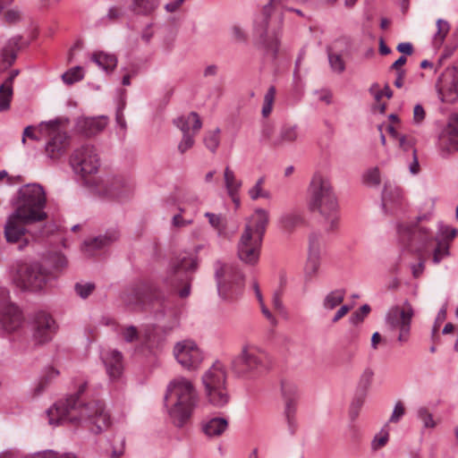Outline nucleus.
I'll list each match as a JSON object with an SVG mask.
<instances>
[{
    "mask_svg": "<svg viewBox=\"0 0 458 458\" xmlns=\"http://www.w3.org/2000/svg\"><path fill=\"white\" fill-rule=\"evenodd\" d=\"M398 234L402 244L419 258V263L411 266L412 276L418 278L422 275L428 257L431 256L432 262L437 265L449 256L450 244L456 231L445 228L440 236L435 237L421 225L401 224L398 225Z\"/></svg>",
    "mask_w": 458,
    "mask_h": 458,
    "instance_id": "nucleus-1",
    "label": "nucleus"
},
{
    "mask_svg": "<svg viewBox=\"0 0 458 458\" xmlns=\"http://www.w3.org/2000/svg\"><path fill=\"white\" fill-rule=\"evenodd\" d=\"M47 197L39 184H28L18 192L14 212L10 216L4 227V235L8 242H21L22 250L29 243L26 225L44 221Z\"/></svg>",
    "mask_w": 458,
    "mask_h": 458,
    "instance_id": "nucleus-2",
    "label": "nucleus"
},
{
    "mask_svg": "<svg viewBox=\"0 0 458 458\" xmlns=\"http://www.w3.org/2000/svg\"><path fill=\"white\" fill-rule=\"evenodd\" d=\"M105 403H53L46 411L50 425L65 422L72 425L87 424L89 430L98 435L110 425V416L105 411Z\"/></svg>",
    "mask_w": 458,
    "mask_h": 458,
    "instance_id": "nucleus-3",
    "label": "nucleus"
},
{
    "mask_svg": "<svg viewBox=\"0 0 458 458\" xmlns=\"http://www.w3.org/2000/svg\"><path fill=\"white\" fill-rule=\"evenodd\" d=\"M285 12L301 15L300 10L286 8L283 0H270L254 20V33L259 38V46L272 55H276L278 50L279 33Z\"/></svg>",
    "mask_w": 458,
    "mask_h": 458,
    "instance_id": "nucleus-4",
    "label": "nucleus"
},
{
    "mask_svg": "<svg viewBox=\"0 0 458 458\" xmlns=\"http://www.w3.org/2000/svg\"><path fill=\"white\" fill-rule=\"evenodd\" d=\"M268 222L269 213L263 208L255 209L247 218L237 246L238 257L246 264L254 265L258 262Z\"/></svg>",
    "mask_w": 458,
    "mask_h": 458,
    "instance_id": "nucleus-5",
    "label": "nucleus"
},
{
    "mask_svg": "<svg viewBox=\"0 0 458 458\" xmlns=\"http://www.w3.org/2000/svg\"><path fill=\"white\" fill-rule=\"evenodd\" d=\"M123 301L128 306L151 305L155 312L165 313L170 309L169 301L165 300L154 284L144 280L132 284L122 294Z\"/></svg>",
    "mask_w": 458,
    "mask_h": 458,
    "instance_id": "nucleus-6",
    "label": "nucleus"
},
{
    "mask_svg": "<svg viewBox=\"0 0 458 458\" xmlns=\"http://www.w3.org/2000/svg\"><path fill=\"white\" fill-rule=\"evenodd\" d=\"M270 360L267 353L254 344H245L233 362L234 371L244 377H255L267 371Z\"/></svg>",
    "mask_w": 458,
    "mask_h": 458,
    "instance_id": "nucleus-7",
    "label": "nucleus"
},
{
    "mask_svg": "<svg viewBox=\"0 0 458 458\" xmlns=\"http://www.w3.org/2000/svg\"><path fill=\"white\" fill-rule=\"evenodd\" d=\"M309 208L312 212H328L333 210L337 200L329 178L316 173L309 186Z\"/></svg>",
    "mask_w": 458,
    "mask_h": 458,
    "instance_id": "nucleus-8",
    "label": "nucleus"
},
{
    "mask_svg": "<svg viewBox=\"0 0 458 458\" xmlns=\"http://www.w3.org/2000/svg\"><path fill=\"white\" fill-rule=\"evenodd\" d=\"M54 277L55 276L47 272L38 263L18 261L15 267L13 281L21 289L39 291L45 288Z\"/></svg>",
    "mask_w": 458,
    "mask_h": 458,
    "instance_id": "nucleus-9",
    "label": "nucleus"
},
{
    "mask_svg": "<svg viewBox=\"0 0 458 458\" xmlns=\"http://www.w3.org/2000/svg\"><path fill=\"white\" fill-rule=\"evenodd\" d=\"M227 373L220 361H216L201 377L205 396L209 401H228L232 398L226 385Z\"/></svg>",
    "mask_w": 458,
    "mask_h": 458,
    "instance_id": "nucleus-10",
    "label": "nucleus"
},
{
    "mask_svg": "<svg viewBox=\"0 0 458 458\" xmlns=\"http://www.w3.org/2000/svg\"><path fill=\"white\" fill-rule=\"evenodd\" d=\"M414 316V307L407 300L402 304L391 307L386 314V325L390 330L398 331L397 341L401 344H406L410 340Z\"/></svg>",
    "mask_w": 458,
    "mask_h": 458,
    "instance_id": "nucleus-11",
    "label": "nucleus"
},
{
    "mask_svg": "<svg viewBox=\"0 0 458 458\" xmlns=\"http://www.w3.org/2000/svg\"><path fill=\"white\" fill-rule=\"evenodd\" d=\"M197 267V259L191 256H182L176 259L171 266L165 282L173 289L177 290L181 298H186L190 294L189 271Z\"/></svg>",
    "mask_w": 458,
    "mask_h": 458,
    "instance_id": "nucleus-12",
    "label": "nucleus"
},
{
    "mask_svg": "<svg viewBox=\"0 0 458 458\" xmlns=\"http://www.w3.org/2000/svg\"><path fill=\"white\" fill-rule=\"evenodd\" d=\"M220 296L225 300H233L239 294L244 277L238 267L233 264H222L216 272Z\"/></svg>",
    "mask_w": 458,
    "mask_h": 458,
    "instance_id": "nucleus-13",
    "label": "nucleus"
},
{
    "mask_svg": "<svg viewBox=\"0 0 458 458\" xmlns=\"http://www.w3.org/2000/svg\"><path fill=\"white\" fill-rule=\"evenodd\" d=\"M23 321L22 311L11 301L8 289L0 286V330L12 334L21 327Z\"/></svg>",
    "mask_w": 458,
    "mask_h": 458,
    "instance_id": "nucleus-14",
    "label": "nucleus"
},
{
    "mask_svg": "<svg viewBox=\"0 0 458 458\" xmlns=\"http://www.w3.org/2000/svg\"><path fill=\"white\" fill-rule=\"evenodd\" d=\"M71 165L75 173L82 177L95 174L100 165L96 148L93 146L85 145L74 150L71 157Z\"/></svg>",
    "mask_w": 458,
    "mask_h": 458,
    "instance_id": "nucleus-15",
    "label": "nucleus"
},
{
    "mask_svg": "<svg viewBox=\"0 0 458 458\" xmlns=\"http://www.w3.org/2000/svg\"><path fill=\"white\" fill-rule=\"evenodd\" d=\"M174 356L177 362L187 370H196L203 361V353L195 342L182 340L175 344Z\"/></svg>",
    "mask_w": 458,
    "mask_h": 458,
    "instance_id": "nucleus-16",
    "label": "nucleus"
},
{
    "mask_svg": "<svg viewBox=\"0 0 458 458\" xmlns=\"http://www.w3.org/2000/svg\"><path fill=\"white\" fill-rule=\"evenodd\" d=\"M439 99L444 103L452 104L458 101V66L448 67L441 74L436 83Z\"/></svg>",
    "mask_w": 458,
    "mask_h": 458,
    "instance_id": "nucleus-17",
    "label": "nucleus"
},
{
    "mask_svg": "<svg viewBox=\"0 0 458 458\" xmlns=\"http://www.w3.org/2000/svg\"><path fill=\"white\" fill-rule=\"evenodd\" d=\"M47 126L49 133L45 153L49 158L56 160L66 153L70 146V138L66 132L59 129L57 123L50 122Z\"/></svg>",
    "mask_w": 458,
    "mask_h": 458,
    "instance_id": "nucleus-18",
    "label": "nucleus"
},
{
    "mask_svg": "<svg viewBox=\"0 0 458 458\" xmlns=\"http://www.w3.org/2000/svg\"><path fill=\"white\" fill-rule=\"evenodd\" d=\"M198 390L194 384L184 377L172 379L166 386L165 399L166 401H195Z\"/></svg>",
    "mask_w": 458,
    "mask_h": 458,
    "instance_id": "nucleus-19",
    "label": "nucleus"
},
{
    "mask_svg": "<svg viewBox=\"0 0 458 458\" xmlns=\"http://www.w3.org/2000/svg\"><path fill=\"white\" fill-rule=\"evenodd\" d=\"M56 328V323L49 313L43 310L36 312L32 327L33 341L37 344L48 343L55 334Z\"/></svg>",
    "mask_w": 458,
    "mask_h": 458,
    "instance_id": "nucleus-20",
    "label": "nucleus"
},
{
    "mask_svg": "<svg viewBox=\"0 0 458 458\" xmlns=\"http://www.w3.org/2000/svg\"><path fill=\"white\" fill-rule=\"evenodd\" d=\"M324 241L320 234L313 233L309 237V256L306 274L309 277L316 276L321 267Z\"/></svg>",
    "mask_w": 458,
    "mask_h": 458,
    "instance_id": "nucleus-21",
    "label": "nucleus"
},
{
    "mask_svg": "<svg viewBox=\"0 0 458 458\" xmlns=\"http://www.w3.org/2000/svg\"><path fill=\"white\" fill-rule=\"evenodd\" d=\"M402 190L395 184L386 182L382 192V206L386 213L394 214L403 205Z\"/></svg>",
    "mask_w": 458,
    "mask_h": 458,
    "instance_id": "nucleus-22",
    "label": "nucleus"
},
{
    "mask_svg": "<svg viewBox=\"0 0 458 458\" xmlns=\"http://www.w3.org/2000/svg\"><path fill=\"white\" fill-rule=\"evenodd\" d=\"M101 359L105 364L107 375L112 380L120 378L123 371V357L117 350L102 352Z\"/></svg>",
    "mask_w": 458,
    "mask_h": 458,
    "instance_id": "nucleus-23",
    "label": "nucleus"
},
{
    "mask_svg": "<svg viewBox=\"0 0 458 458\" xmlns=\"http://www.w3.org/2000/svg\"><path fill=\"white\" fill-rule=\"evenodd\" d=\"M439 148L447 154L458 151V115L440 134Z\"/></svg>",
    "mask_w": 458,
    "mask_h": 458,
    "instance_id": "nucleus-24",
    "label": "nucleus"
},
{
    "mask_svg": "<svg viewBox=\"0 0 458 458\" xmlns=\"http://www.w3.org/2000/svg\"><path fill=\"white\" fill-rule=\"evenodd\" d=\"M191 403H174L171 407H168L167 403H165V407L167 409L168 414L172 420L173 424L177 428H182L190 420L192 413Z\"/></svg>",
    "mask_w": 458,
    "mask_h": 458,
    "instance_id": "nucleus-25",
    "label": "nucleus"
},
{
    "mask_svg": "<svg viewBox=\"0 0 458 458\" xmlns=\"http://www.w3.org/2000/svg\"><path fill=\"white\" fill-rule=\"evenodd\" d=\"M118 332L125 342H140L144 346L148 345L151 338V329L148 327L138 330L134 326H120Z\"/></svg>",
    "mask_w": 458,
    "mask_h": 458,
    "instance_id": "nucleus-26",
    "label": "nucleus"
},
{
    "mask_svg": "<svg viewBox=\"0 0 458 458\" xmlns=\"http://www.w3.org/2000/svg\"><path fill=\"white\" fill-rule=\"evenodd\" d=\"M107 125L106 116L86 117L77 122L78 131L86 137H91L102 131Z\"/></svg>",
    "mask_w": 458,
    "mask_h": 458,
    "instance_id": "nucleus-27",
    "label": "nucleus"
},
{
    "mask_svg": "<svg viewBox=\"0 0 458 458\" xmlns=\"http://www.w3.org/2000/svg\"><path fill=\"white\" fill-rule=\"evenodd\" d=\"M21 37H14L5 44L0 54V70H5L14 63L21 49Z\"/></svg>",
    "mask_w": 458,
    "mask_h": 458,
    "instance_id": "nucleus-28",
    "label": "nucleus"
},
{
    "mask_svg": "<svg viewBox=\"0 0 458 458\" xmlns=\"http://www.w3.org/2000/svg\"><path fill=\"white\" fill-rule=\"evenodd\" d=\"M133 191V183L131 180L123 176L114 177L110 182L107 193L116 199L128 197Z\"/></svg>",
    "mask_w": 458,
    "mask_h": 458,
    "instance_id": "nucleus-29",
    "label": "nucleus"
},
{
    "mask_svg": "<svg viewBox=\"0 0 458 458\" xmlns=\"http://www.w3.org/2000/svg\"><path fill=\"white\" fill-rule=\"evenodd\" d=\"M18 74L19 70L12 71L9 77L0 86V112L7 111L10 108L13 93V83Z\"/></svg>",
    "mask_w": 458,
    "mask_h": 458,
    "instance_id": "nucleus-30",
    "label": "nucleus"
},
{
    "mask_svg": "<svg viewBox=\"0 0 458 458\" xmlns=\"http://www.w3.org/2000/svg\"><path fill=\"white\" fill-rule=\"evenodd\" d=\"M174 123L182 133L189 134H197L202 125L199 115L194 112L181 116Z\"/></svg>",
    "mask_w": 458,
    "mask_h": 458,
    "instance_id": "nucleus-31",
    "label": "nucleus"
},
{
    "mask_svg": "<svg viewBox=\"0 0 458 458\" xmlns=\"http://www.w3.org/2000/svg\"><path fill=\"white\" fill-rule=\"evenodd\" d=\"M228 428V420L222 417H214L202 424L203 432L209 437L221 436Z\"/></svg>",
    "mask_w": 458,
    "mask_h": 458,
    "instance_id": "nucleus-32",
    "label": "nucleus"
},
{
    "mask_svg": "<svg viewBox=\"0 0 458 458\" xmlns=\"http://www.w3.org/2000/svg\"><path fill=\"white\" fill-rule=\"evenodd\" d=\"M300 136V128L297 124L284 123L279 131V140L275 143L278 144V148H281L284 144L296 142Z\"/></svg>",
    "mask_w": 458,
    "mask_h": 458,
    "instance_id": "nucleus-33",
    "label": "nucleus"
},
{
    "mask_svg": "<svg viewBox=\"0 0 458 458\" xmlns=\"http://www.w3.org/2000/svg\"><path fill=\"white\" fill-rule=\"evenodd\" d=\"M204 216L208 218L210 226L216 232V234L220 238H229L227 231V220L226 217L221 214H215L211 212H206Z\"/></svg>",
    "mask_w": 458,
    "mask_h": 458,
    "instance_id": "nucleus-34",
    "label": "nucleus"
},
{
    "mask_svg": "<svg viewBox=\"0 0 458 458\" xmlns=\"http://www.w3.org/2000/svg\"><path fill=\"white\" fill-rule=\"evenodd\" d=\"M116 239L117 236L115 233L96 237L89 242H85L82 250L88 256H94L98 250H100Z\"/></svg>",
    "mask_w": 458,
    "mask_h": 458,
    "instance_id": "nucleus-35",
    "label": "nucleus"
},
{
    "mask_svg": "<svg viewBox=\"0 0 458 458\" xmlns=\"http://www.w3.org/2000/svg\"><path fill=\"white\" fill-rule=\"evenodd\" d=\"M91 60L106 72H112L117 65L116 56L104 51L93 53Z\"/></svg>",
    "mask_w": 458,
    "mask_h": 458,
    "instance_id": "nucleus-36",
    "label": "nucleus"
},
{
    "mask_svg": "<svg viewBox=\"0 0 458 458\" xmlns=\"http://www.w3.org/2000/svg\"><path fill=\"white\" fill-rule=\"evenodd\" d=\"M387 131L392 138L398 141L399 147L403 150L415 149V138L411 134H400L394 125L387 126Z\"/></svg>",
    "mask_w": 458,
    "mask_h": 458,
    "instance_id": "nucleus-37",
    "label": "nucleus"
},
{
    "mask_svg": "<svg viewBox=\"0 0 458 458\" xmlns=\"http://www.w3.org/2000/svg\"><path fill=\"white\" fill-rule=\"evenodd\" d=\"M281 397L284 401H294L302 398L301 389L293 382H281Z\"/></svg>",
    "mask_w": 458,
    "mask_h": 458,
    "instance_id": "nucleus-38",
    "label": "nucleus"
},
{
    "mask_svg": "<svg viewBox=\"0 0 458 458\" xmlns=\"http://www.w3.org/2000/svg\"><path fill=\"white\" fill-rule=\"evenodd\" d=\"M374 377V372L371 369H366L361 373L357 388H356V394L360 398H364L371 386L372 381Z\"/></svg>",
    "mask_w": 458,
    "mask_h": 458,
    "instance_id": "nucleus-39",
    "label": "nucleus"
},
{
    "mask_svg": "<svg viewBox=\"0 0 458 458\" xmlns=\"http://www.w3.org/2000/svg\"><path fill=\"white\" fill-rule=\"evenodd\" d=\"M345 292L343 289H336L328 293L323 300V308L327 310H333L344 300Z\"/></svg>",
    "mask_w": 458,
    "mask_h": 458,
    "instance_id": "nucleus-40",
    "label": "nucleus"
},
{
    "mask_svg": "<svg viewBox=\"0 0 458 458\" xmlns=\"http://www.w3.org/2000/svg\"><path fill=\"white\" fill-rule=\"evenodd\" d=\"M303 223V218L296 213H289L281 216L280 224L284 231L292 233L293 230Z\"/></svg>",
    "mask_w": 458,
    "mask_h": 458,
    "instance_id": "nucleus-41",
    "label": "nucleus"
},
{
    "mask_svg": "<svg viewBox=\"0 0 458 458\" xmlns=\"http://www.w3.org/2000/svg\"><path fill=\"white\" fill-rule=\"evenodd\" d=\"M450 24L448 21L438 19L437 21V31L433 37V46L435 48H439L443 46L445 37L449 33Z\"/></svg>",
    "mask_w": 458,
    "mask_h": 458,
    "instance_id": "nucleus-42",
    "label": "nucleus"
},
{
    "mask_svg": "<svg viewBox=\"0 0 458 458\" xmlns=\"http://www.w3.org/2000/svg\"><path fill=\"white\" fill-rule=\"evenodd\" d=\"M297 403H286L284 408V415L288 425L289 433L293 436L298 429L296 420Z\"/></svg>",
    "mask_w": 458,
    "mask_h": 458,
    "instance_id": "nucleus-43",
    "label": "nucleus"
},
{
    "mask_svg": "<svg viewBox=\"0 0 458 458\" xmlns=\"http://www.w3.org/2000/svg\"><path fill=\"white\" fill-rule=\"evenodd\" d=\"M158 5V0H132L131 9L138 14H149Z\"/></svg>",
    "mask_w": 458,
    "mask_h": 458,
    "instance_id": "nucleus-44",
    "label": "nucleus"
},
{
    "mask_svg": "<svg viewBox=\"0 0 458 458\" xmlns=\"http://www.w3.org/2000/svg\"><path fill=\"white\" fill-rule=\"evenodd\" d=\"M224 180L227 193L239 192L242 182L236 178L233 171L228 166L225 169Z\"/></svg>",
    "mask_w": 458,
    "mask_h": 458,
    "instance_id": "nucleus-45",
    "label": "nucleus"
},
{
    "mask_svg": "<svg viewBox=\"0 0 458 458\" xmlns=\"http://www.w3.org/2000/svg\"><path fill=\"white\" fill-rule=\"evenodd\" d=\"M200 204L199 198L193 192H185L178 203L186 208V212H190L192 216L197 213V208Z\"/></svg>",
    "mask_w": 458,
    "mask_h": 458,
    "instance_id": "nucleus-46",
    "label": "nucleus"
},
{
    "mask_svg": "<svg viewBox=\"0 0 458 458\" xmlns=\"http://www.w3.org/2000/svg\"><path fill=\"white\" fill-rule=\"evenodd\" d=\"M261 138L264 141H266L270 147L274 148H278V144H276L279 140V134L275 135V126L270 123H265L262 126L261 130Z\"/></svg>",
    "mask_w": 458,
    "mask_h": 458,
    "instance_id": "nucleus-47",
    "label": "nucleus"
},
{
    "mask_svg": "<svg viewBox=\"0 0 458 458\" xmlns=\"http://www.w3.org/2000/svg\"><path fill=\"white\" fill-rule=\"evenodd\" d=\"M265 177H260L256 182L255 185L252 186L248 194L252 200H256L259 198L268 199L270 194L268 191L264 190Z\"/></svg>",
    "mask_w": 458,
    "mask_h": 458,
    "instance_id": "nucleus-48",
    "label": "nucleus"
},
{
    "mask_svg": "<svg viewBox=\"0 0 458 458\" xmlns=\"http://www.w3.org/2000/svg\"><path fill=\"white\" fill-rule=\"evenodd\" d=\"M276 99V88L271 86L264 96L263 106L261 110L262 116L267 118L270 115L273 110Z\"/></svg>",
    "mask_w": 458,
    "mask_h": 458,
    "instance_id": "nucleus-49",
    "label": "nucleus"
},
{
    "mask_svg": "<svg viewBox=\"0 0 458 458\" xmlns=\"http://www.w3.org/2000/svg\"><path fill=\"white\" fill-rule=\"evenodd\" d=\"M325 219V223L327 225V231L333 232L337 229L339 225V214L338 205L328 212H318Z\"/></svg>",
    "mask_w": 458,
    "mask_h": 458,
    "instance_id": "nucleus-50",
    "label": "nucleus"
},
{
    "mask_svg": "<svg viewBox=\"0 0 458 458\" xmlns=\"http://www.w3.org/2000/svg\"><path fill=\"white\" fill-rule=\"evenodd\" d=\"M84 72L81 66H76L62 75L63 81L67 85H72L74 82L80 81L83 79Z\"/></svg>",
    "mask_w": 458,
    "mask_h": 458,
    "instance_id": "nucleus-51",
    "label": "nucleus"
},
{
    "mask_svg": "<svg viewBox=\"0 0 458 458\" xmlns=\"http://www.w3.org/2000/svg\"><path fill=\"white\" fill-rule=\"evenodd\" d=\"M178 210H179V213L174 215L172 219V225L174 227H177V228L185 227L193 223L192 216L190 218H186L183 216L184 214L188 213V212H186L185 207H183L182 205H178Z\"/></svg>",
    "mask_w": 458,
    "mask_h": 458,
    "instance_id": "nucleus-52",
    "label": "nucleus"
},
{
    "mask_svg": "<svg viewBox=\"0 0 458 458\" xmlns=\"http://www.w3.org/2000/svg\"><path fill=\"white\" fill-rule=\"evenodd\" d=\"M418 419L422 422L423 427L426 428H436L437 422L434 420L433 415L429 411L421 407L418 410Z\"/></svg>",
    "mask_w": 458,
    "mask_h": 458,
    "instance_id": "nucleus-53",
    "label": "nucleus"
},
{
    "mask_svg": "<svg viewBox=\"0 0 458 458\" xmlns=\"http://www.w3.org/2000/svg\"><path fill=\"white\" fill-rule=\"evenodd\" d=\"M49 262L57 273H62L68 267L67 259L61 253H54L49 257Z\"/></svg>",
    "mask_w": 458,
    "mask_h": 458,
    "instance_id": "nucleus-54",
    "label": "nucleus"
},
{
    "mask_svg": "<svg viewBox=\"0 0 458 458\" xmlns=\"http://www.w3.org/2000/svg\"><path fill=\"white\" fill-rule=\"evenodd\" d=\"M253 288L256 293V296L259 301L262 314L266 317V318L270 322L272 326H276L277 324V321L276 318L272 315V313L269 311V310L265 306L258 283H253Z\"/></svg>",
    "mask_w": 458,
    "mask_h": 458,
    "instance_id": "nucleus-55",
    "label": "nucleus"
},
{
    "mask_svg": "<svg viewBox=\"0 0 458 458\" xmlns=\"http://www.w3.org/2000/svg\"><path fill=\"white\" fill-rule=\"evenodd\" d=\"M369 91L374 96L376 102H380V99H382L383 97L390 98L393 95L388 85H386L385 88L381 89L377 84H374L370 87Z\"/></svg>",
    "mask_w": 458,
    "mask_h": 458,
    "instance_id": "nucleus-56",
    "label": "nucleus"
},
{
    "mask_svg": "<svg viewBox=\"0 0 458 458\" xmlns=\"http://www.w3.org/2000/svg\"><path fill=\"white\" fill-rule=\"evenodd\" d=\"M219 130L208 131L204 139L206 147L211 151H215L216 149L219 145Z\"/></svg>",
    "mask_w": 458,
    "mask_h": 458,
    "instance_id": "nucleus-57",
    "label": "nucleus"
},
{
    "mask_svg": "<svg viewBox=\"0 0 458 458\" xmlns=\"http://www.w3.org/2000/svg\"><path fill=\"white\" fill-rule=\"evenodd\" d=\"M389 439V433L387 430L382 429L377 434L371 442V447L373 450H378L385 446Z\"/></svg>",
    "mask_w": 458,
    "mask_h": 458,
    "instance_id": "nucleus-58",
    "label": "nucleus"
},
{
    "mask_svg": "<svg viewBox=\"0 0 458 458\" xmlns=\"http://www.w3.org/2000/svg\"><path fill=\"white\" fill-rule=\"evenodd\" d=\"M328 59L331 68L336 72H344L345 68L343 57L338 54L329 53Z\"/></svg>",
    "mask_w": 458,
    "mask_h": 458,
    "instance_id": "nucleus-59",
    "label": "nucleus"
},
{
    "mask_svg": "<svg viewBox=\"0 0 458 458\" xmlns=\"http://www.w3.org/2000/svg\"><path fill=\"white\" fill-rule=\"evenodd\" d=\"M182 139L178 145V150L183 154L190 149L194 144V136L196 134L182 133Z\"/></svg>",
    "mask_w": 458,
    "mask_h": 458,
    "instance_id": "nucleus-60",
    "label": "nucleus"
},
{
    "mask_svg": "<svg viewBox=\"0 0 458 458\" xmlns=\"http://www.w3.org/2000/svg\"><path fill=\"white\" fill-rule=\"evenodd\" d=\"M95 289V284L91 283H86V284H77L75 285V291L76 293L81 297V298H87L89 296Z\"/></svg>",
    "mask_w": 458,
    "mask_h": 458,
    "instance_id": "nucleus-61",
    "label": "nucleus"
},
{
    "mask_svg": "<svg viewBox=\"0 0 458 458\" xmlns=\"http://www.w3.org/2000/svg\"><path fill=\"white\" fill-rule=\"evenodd\" d=\"M370 312V307L368 304L361 306L357 311L352 316V322L353 324H359L363 321L364 318Z\"/></svg>",
    "mask_w": 458,
    "mask_h": 458,
    "instance_id": "nucleus-62",
    "label": "nucleus"
},
{
    "mask_svg": "<svg viewBox=\"0 0 458 458\" xmlns=\"http://www.w3.org/2000/svg\"><path fill=\"white\" fill-rule=\"evenodd\" d=\"M365 182L370 185H378L380 182L379 170L377 168L369 170L365 174Z\"/></svg>",
    "mask_w": 458,
    "mask_h": 458,
    "instance_id": "nucleus-63",
    "label": "nucleus"
},
{
    "mask_svg": "<svg viewBox=\"0 0 458 458\" xmlns=\"http://www.w3.org/2000/svg\"><path fill=\"white\" fill-rule=\"evenodd\" d=\"M454 38L455 39L454 44L446 45L444 48V52L440 57V61L444 59H447L454 54V50L458 46V30L454 33Z\"/></svg>",
    "mask_w": 458,
    "mask_h": 458,
    "instance_id": "nucleus-64",
    "label": "nucleus"
}]
</instances>
